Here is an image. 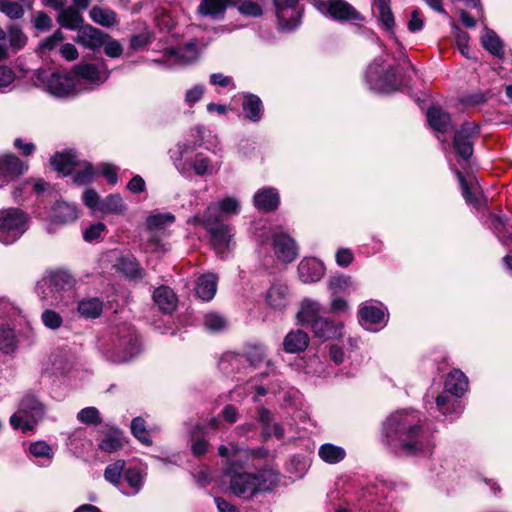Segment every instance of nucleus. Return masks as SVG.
I'll use <instances>...</instances> for the list:
<instances>
[{"mask_svg":"<svg viewBox=\"0 0 512 512\" xmlns=\"http://www.w3.org/2000/svg\"><path fill=\"white\" fill-rule=\"evenodd\" d=\"M119 345L122 351L119 355H116L112 358V361L114 362L121 363L129 361L134 358L140 351L138 338L132 331H129L126 336L120 337Z\"/></svg>","mask_w":512,"mask_h":512,"instance_id":"21","label":"nucleus"},{"mask_svg":"<svg viewBox=\"0 0 512 512\" xmlns=\"http://www.w3.org/2000/svg\"><path fill=\"white\" fill-rule=\"evenodd\" d=\"M316 9L336 21H362L363 16L347 1L344 0H316Z\"/></svg>","mask_w":512,"mask_h":512,"instance_id":"11","label":"nucleus"},{"mask_svg":"<svg viewBox=\"0 0 512 512\" xmlns=\"http://www.w3.org/2000/svg\"><path fill=\"white\" fill-rule=\"evenodd\" d=\"M29 454L38 466L48 467L54 457V450L45 441H36L29 445Z\"/></svg>","mask_w":512,"mask_h":512,"instance_id":"25","label":"nucleus"},{"mask_svg":"<svg viewBox=\"0 0 512 512\" xmlns=\"http://www.w3.org/2000/svg\"><path fill=\"white\" fill-rule=\"evenodd\" d=\"M28 170V164L14 154L0 156V189L15 181Z\"/></svg>","mask_w":512,"mask_h":512,"instance_id":"12","label":"nucleus"},{"mask_svg":"<svg viewBox=\"0 0 512 512\" xmlns=\"http://www.w3.org/2000/svg\"><path fill=\"white\" fill-rule=\"evenodd\" d=\"M436 405L444 416H457L462 412L460 402L445 394L437 396Z\"/></svg>","mask_w":512,"mask_h":512,"instance_id":"45","label":"nucleus"},{"mask_svg":"<svg viewBox=\"0 0 512 512\" xmlns=\"http://www.w3.org/2000/svg\"><path fill=\"white\" fill-rule=\"evenodd\" d=\"M322 307L321 305L314 300L304 299L301 303L300 310L297 314L298 320L302 324H308L313 326V323L318 321L322 316Z\"/></svg>","mask_w":512,"mask_h":512,"instance_id":"28","label":"nucleus"},{"mask_svg":"<svg viewBox=\"0 0 512 512\" xmlns=\"http://www.w3.org/2000/svg\"><path fill=\"white\" fill-rule=\"evenodd\" d=\"M194 145L191 142L178 143L173 149L169 151L170 158L173 161L176 169L185 173L190 169L194 157Z\"/></svg>","mask_w":512,"mask_h":512,"instance_id":"16","label":"nucleus"},{"mask_svg":"<svg viewBox=\"0 0 512 512\" xmlns=\"http://www.w3.org/2000/svg\"><path fill=\"white\" fill-rule=\"evenodd\" d=\"M241 210L240 201L228 196L218 202L210 203L202 215H195L187 220L188 224L201 225L210 236V243L215 252L222 258L232 249L233 228L225 220L238 215Z\"/></svg>","mask_w":512,"mask_h":512,"instance_id":"2","label":"nucleus"},{"mask_svg":"<svg viewBox=\"0 0 512 512\" xmlns=\"http://www.w3.org/2000/svg\"><path fill=\"white\" fill-rule=\"evenodd\" d=\"M445 389L452 395L460 397L468 389V378L461 370L454 369L447 375Z\"/></svg>","mask_w":512,"mask_h":512,"instance_id":"29","label":"nucleus"},{"mask_svg":"<svg viewBox=\"0 0 512 512\" xmlns=\"http://www.w3.org/2000/svg\"><path fill=\"white\" fill-rule=\"evenodd\" d=\"M427 120L431 128L440 133H445L452 127L450 114L439 107H431L427 111Z\"/></svg>","mask_w":512,"mask_h":512,"instance_id":"31","label":"nucleus"},{"mask_svg":"<svg viewBox=\"0 0 512 512\" xmlns=\"http://www.w3.org/2000/svg\"><path fill=\"white\" fill-rule=\"evenodd\" d=\"M265 347L262 345L250 346L246 352V360L253 366L257 367L265 359Z\"/></svg>","mask_w":512,"mask_h":512,"instance_id":"57","label":"nucleus"},{"mask_svg":"<svg viewBox=\"0 0 512 512\" xmlns=\"http://www.w3.org/2000/svg\"><path fill=\"white\" fill-rule=\"evenodd\" d=\"M173 55L181 64H190L198 59L199 50L195 42H188L173 50Z\"/></svg>","mask_w":512,"mask_h":512,"instance_id":"44","label":"nucleus"},{"mask_svg":"<svg viewBox=\"0 0 512 512\" xmlns=\"http://www.w3.org/2000/svg\"><path fill=\"white\" fill-rule=\"evenodd\" d=\"M93 178V168L90 164H85L83 170L77 171L74 175V181L79 185L88 184Z\"/></svg>","mask_w":512,"mask_h":512,"instance_id":"63","label":"nucleus"},{"mask_svg":"<svg viewBox=\"0 0 512 512\" xmlns=\"http://www.w3.org/2000/svg\"><path fill=\"white\" fill-rule=\"evenodd\" d=\"M314 335L324 340L339 338L342 336V325L321 317L311 326Z\"/></svg>","mask_w":512,"mask_h":512,"instance_id":"24","label":"nucleus"},{"mask_svg":"<svg viewBox=\"0 0 512 512\" xmlns=\"http://www.w3.org/2000/svg\"><path fill=\"white\" fill-rule=\"evenodd\" d=\"M359 319L362 326L372 330V325H385V313L382 308L373 304H362L359 309Z\"/></svg>","mask_w":512,"mask_h":512,"instance_id":"20","label":"nucleus"},{"mask_svg":"<svg viewBox=\"0 0 512 512\" xmlns=\"http://www.w3.org/2000/svg\"><path fill=\"white\" fill-rule=\"evenodd\" d=\"M102 309L103 304L99 298H85L78 303V312L85 318L98 317Z\"/></svg>","mask_w":512,"mask_h":512,"instance_id":"42","label":"nucleus"},{"mask_svg":"<svg viewBox=\"0 0 512 512\" xmlns=\"http://www.w3.org/2000/svg\"><path fill=\"white\" fill-rule=\"evenodd\" d=\"M131 431L132 434L143 444H151L148 431L145 428V422L141 417H136L132 420Z\"/></svg>","mask_w":512,"mask_h":512,"instance_id":"55","label":"nucleus"},{"mask_svg":"<svg viewBox=\"0 0 512 512\" xmlns=\"http://www.w3.org/2000/svg\"><path fill=\"white\" fill-rule=\"evenodd\" d=\"M350 286L351 278L348 276L337 275L331 277L328 281V288L333 295L348 292Z\"/></svg>","mask_w":512,"mask_h":512,"instance_id":"51","label":"nucleus"},{"mask_svg":"<svg viewBox=\"0 0 512 512\" xmlns=\"http://www.w3.org/2000/svg\"><path fill=\"white\" fill-rule=\"evenodd\" d=\"M239 0H202L198 6V13L202 16L217 18L225 12L226 8Z\"/></svg>","mask_w":512,"mask_h":512,"instance_id":"34","label":"nucleus"},{"mask_svg":"<svg viewBox=\"0 0 512 512\" xmlns=\"http://www.w3.org/2000/svg\"><path fill=\"white\" fill-rule=\"evenodd\" d=\"M383 436L396 453L404 455L426 454L434 446L423 431L420 414L416 411L392 413L383 423Z\"/></svg>","mask_w":512,"mask_h":512,"instance_id":"1","label":"nucleus"},{"mask_svg":"<svg viewBox=\"0 0 512 512\" xmlns=\"http://www.w3.org/2000/svg\"><path fill=\"white\" fill-rule=\"evenodd\" d=\"M239 11L247 16L258 17L262 15V7L255 2L245 1L239 6Z\"/></svg>","mask_w":512,"mask_h":512,"instance_id":"62","label":"nucleus"},{"mask_svg":"<svg viewBox=\"0 0 512 512\" xmlns=\"http://www.w3.org/2000/svg\"><path fill=\"white\" fill-rule=\"evenodd\" d=\"M54 169L63 175L71 174L78 165L77 156L72 151L56 153L50 159Z\"/></svg>","mask_w":512,"mask_h":512,"instance_id":"30","label":"nucleus"},{"mask_svg":"<svg viewBox=\"0 0 512 512\" xmlns=\"http://www.w3.org/2000/svg\"><path fill=\"white\" fill-rule=\"evenodd\" d=\"M103 46H104V52L108 57L118 58L123 53L122 45L117 40H113L110 37L105 40V43Z\"/></svg>","mask_w":512,"mask_h":512,"instance_id":"60","label":"nucleus"},{"mask_svg":"<svg viewBox=\"0 0 512 512\" xmlns=\"http://www.w3.org/2000/svg\"><path fill=\"white\" fill-rule=\"evenodd\" d=\"M254 205L263 211H272L279 205V194L273 188H264L254 195Z\"/></svg>","mask_w":512,"mask_h":512,"instance_id":"32","label":"nucleus"},{"mask_svg":"<svg viewBox=\"0 0 512 512\" xmlns=\"http://www.w3.org/2000/svg\"><path fill=\"white\" fill-rule=\"evenodd\" d=\"M90 17L95 23L106 27H110L117 22V15L113 10L98 6H94L90 10Z\"/></svg>","mask_w":512,"mask_h":512,"instance_id":"43","label":"nucleus"},{"mask_svg":"<svg viewBox=\"0 0 512 512\" xmlns=\"http://www.w3.org/2000/svg\"><path fill=\"white\" fill-rule=\"evenodd\" d=\"M208 449V441L203 436V429L196 427L191 434V450L195 456H201Z\"/></svg>","mask_w":512,"mask_h":512,"instance_id":"50","label":"nucleus"},{"mask_svg":"<svg viewBox=\"0 0 512 512\" xmlns=\"http://www.w3.org/2000/svg\"><path fill=\"white\" fill-rule=\"evenodd\" d=\"M318 455L324 462L328 464H336L345 458L346 452L340 446L326 443L320 446Z\"/></svg>","mask_w":512,"mask_h":512,"instance_id":"40","label":"nucleus"},{"mask_svg":"<svg viewBox=\"0 0 512 512\" xmlns=\"http://www.w3.org/2000/svg\"><path fill=\"white\" fill-rule=\"evenodd\" d=\"M78 216L79 213L75 205L59 201L52 208L51 220L53 223L69 224L74 222Z\"/></svg>","mask_w":512,"mask_h":512,"instance_id":"23","label":"nucleus"},{"mask_svg":"<svg viewBox=\"0 0 512 512\" xmlns=\"http://www.w3.org/2000/svg\"><path fill=\"white\" fill-rule=\"evenodd\" d=\"M299 0H274L280 27L292 31L300 24L301 13L297 8Z\"/></svg>","mask_w":512,"mask_h":512,"instance_id":"13","label":"nucleus"},{"mask_svg":"<svg viewBox=\"0 0 512 512\" xmlns=\"http://www.w3.org/2000/svg\"><path fill=\"white\" fill-rule=\"evenodd\" d=\"M45 414L44 405L33 395H25L18 410L10 417L11 426L23 432L31 431Z\"/></svg>","mask_w":512,"mask_h":512,"instance_id":"6","label":"nucleus"},{"mask_svg":"<svg viewBox=\"0 0 512 512\" xmlns=\"http://www.w3.org/2000/svg\"><path fill=\"white\" fill-rule=\"evenodd\" d=\"M204 93V86L203 85H195L191 89L187 90L185 93V102L192 106L196 102H198Z\"/></svg>","mask_w":512,"mask_h":512,"instance_id":"64","label":"nucleus"},{"mask_svg":"<svg viewBox=\"0 0 512 512\" xmlns=\"http://www.w3.org/2000/svg\"><path fill=\"white\" fill-rule=\"evenodd\" d=\"M272 247L276 257L282 262L290 263L297 257L296 243L287 234H273Z\"/></svg>","mask_w":512,"mask_h":512,"instance_id":"15","label":"nucleus"},{"mask_svg":"<svg viewBox=\"0 0 512 512\" xmlns=\"http://www.w3.org/2000/svg\"><path fill=\"white\" fill-rule=\"evenodd\" d=\"M225 475L229 477L231 493L244 500L273 491L280 481L279 472L273 468L248 472L237 469L232 462L228 463Z\"/></svg>","mask_w":512,"mask_h":512,"instance_id":"3","label":"nucleus"},{"mask_svg":"<svg viewBox=\"0 0 512 512\" xmlns=\"http://www.w3.org/2000/svg\"><path fill=\"white\" fill-rule=\"evenodd\" d=\"M0 11L12 19L21 18L24 14L22 5L12 0H0Z\"/></svg>","mask_w":512,"mask_h":512,"instance_id":"54","label":"nucleus"},{"mask_svg":"<svg viewBox=\"0 0 512 512\" xmlns=\"http://www.w3.org/2000/svg\"><path fill=\"white\" fill-rule=\"evenodd\" d=\"M455 174L461 185L462 195L467 204L479 208L482 201V193L478 182L475 178H465L459 170H455Z\"/></svg>","mask_w":512,"mask_h":512,"instance_id":"19","label":"nucleus"},{"mask_svg":"<svg viewBox=\"0 0 512 512\" xmlns=\"http://www.w3.org/2000/svg\"><path fill=\"white\" fill-rule=\"evenodd\" d=\"M77 419L81 423L92 425H99L102 422L99 410L92 406L80 410L77 414Z\"/></svg>","mask_w":512,"mask_h":512,"instance_id":"52","label":"nucleus"},{"mask_svg":"<svg viewBox=\"0 0 512 512\" xmlns=\"http://www.w3.org/2000/svg\"><path fill=\"white\" fill-rule=\"evenodd\" d=\"M309 344V336L300 329L290 331L283 340V349L287 353L304 351Z\"/></svg>","mask_w":512,"mask_h":512,"instance_id":"26","label":"nucleus"},{"mask_svg":"<svg viewBox=\"0 0 512 512\" xmlns=\"http://www.w3.org/2000/svg\"><path fill=\"white\" fill-rule=\"evenodd\" d=\"M226 325V319L217 313H208L205 315L204 326L210 331H221L226 327Z\"/></svg>","mask_w":512,"mask_h":512,"instance_id":"56","label":"nucleus"},{"mask_svg":"<svg viewBox=\"0 0 512 512\" xmlns=\"http://www.w3.org/2000/svg\"><path fill=\"white\" fill-rule=\"evenodd\" d=\"M16 337L12 329L7 326H0V350L6 353L14 350Z\"/></svg>","mask_w":512,"mask_h":512,"instance_id":"53","label":"nucleus"},{"mask_svg":"<svg viewBox=\"0 0 512 512\" xmlns=\"http://www.w3.org/2000/svg\"><path fill=\"white\" fill-rule=\"evenodd\" d=\"M245 117L252 122H258L262 118L263 105L261 99L254 94L244 95L242 103Z\"/></svg>","mask_w":512,"mask_h":512,"instance_id":"36","label":"nucleus"},{"mask_svg":"<svg viewBox=\"0 0 512 512\" xmlns=\"http://www.w3.org/2000/svg\"><path fill=\"white\" fill-rule=\"evenodd\" d=\"M43 281L53 292L54 300L57 305L62 304L63 306H67L74 298V288L77 281L68 270H49L45 273Z\"/></svg>","mask_w":512,"mask_h":512,"instance_id":"8","label":"nucleus"},{"mask_svg":"<svg viewBox=\"0 0 512 512\" xmlns=\"http://www.w3.org/2000/svg\"><path fill=\"white\" fill-rule=\"evenodd\" d=\"M288 288L285 284L274 283L266 294L268 305L274 309H282L288 302Z\"/></svg>","mask_w":512,"mask_h":512,"instance_id":"35","label":"nucleus"},{"mask_svg":"<svg viewBox=\"0 0 512 512\" xmlns=\"http://www.w3.org/2000/svg\"><path fill=\"white\" fill-rule=\"evenodd\" d=\"M78 84V91L93 89L103 84L110 75L107 66L104 63L97 64H78L71 70Z\"/></svg>","mask_w":512,"mask_h":512,"instance_id":"10","label":"nucleus"},{"mask_svg":"<svg viewBox=\"0 0 512 512\" xmlns=\"http://www.w3.org/2000/svg\"><path fill=\"white\" fill-rule=\"evenodd\" d=\"M124 478L132 489L131 492H127L128 495L137 494L141 490L144 481V474L141 469L136 467L127 469L124 473Z\"/></svg>","mask_w":512,"mask_h":512,"instance_id":"46","label":"nucleus"},{"mask_svg":"<svg viewBox=\"0 0 512 512\" xmlns=\"http://www.w3.org/2000/svg\"><path fill=\"white\" fill-rule=\"evenodd\" d=\"M118 269L129 278H142L144 275L143 269L133 256L121 257L118 261Z\"/></svg>","mask_w":512,"mask_h":512,"instance_id":"41","label":"nucleus"},{"mask_svg":"<svg viewBox=\"0 0 512 512\" xmlns=\"http://www.w3.org/2000/svg\"><path fill=\"white\" fill-rule=\"evenodd\" d=\"M483 47L496 57H503V43L499 36L491 29L485 27L481 35Z\"/></svg>","mask_w":512,"mask_h":512,"instance_id":"39","label":"nucleus"},{"mask_svg":"<svg viewBox=\"0 0 512 512\" xmlns=\"http://www.w3.org/2000/svg\"><path fill=\"white\" fill-rule=\"evenodd\" d=\"M175 217L171 213L150 215L146 220L147 236L145 249L153 253L166 252L169 247L164 241L165 226L174 222Z\"/></svg>","mask_w":512,"mask_h":512,"instance_id":"9","label":"nucleus"},{"mask_svg":"<svg viewBox=\"0 0 512 512\" xmlns=\"http://www.w3.org/2000/svg\"><path fill=\"white\" fill-rule=\"evenodd\" d=\"M58 23L67 29L76 30L82 27L83 18L80 13L73 7L65 8L58 11Z\"/></svg>","mask_w":512,"mask_h":512,"instance_id":"37","label":"nucleus"},{"mask_svg":"<svg viewBox=\"0 0 512 512\" xmlns=\"http://www.w3.org/2000/svg\"><path fill=\"white\" fill-rule=\"evenodd\" d=\"M42 322L49 329H58L62 323L63 319L57 312L47 309L42 313Z\"/></svg>","mask_w":512,"mask_h":512,"instance_id":"59","label":"nucleus"},{"mask_svg":"<svg viewBox=\"0 0 512 512\" xmlns=\"http://www.w3.org/2000/svg\"><path fill=\"white\" fill-rule=\"evenodd\" d=\"M374 8L377 11L378 19L382 26L388 32L392 33L395 26V20L390 7V0H374Z\"/></svg>","mask_w":512,"mask_h":512,"instance_id":"38","label":"nucleus"},{"mask_svg":"<svg viewBox=\"0 0 512 512\" xmlns=\"http://www.w3.org/2000/svg\"><path fill=\"white\" fill-rule=\"evenodd\" d=\"M125 464L124 460H117L109 464L104 471L105 480L118 487L120 485V479L125 468Z\"/></svg>","mask_w":512,"mask_h":512,"instance_id":"48","label":"nucleus"},{"mask_svg":"<svg viewBox=\"0 0 512 512\" xmlns=\"http://www.w3.org/2000/svg\"><path fill=\"white\" fill-rule=\"evenodd\" d=\"M190 168H192L198 176H203L205 174H213L214 171L219 169V166L211 165L207 157L202 154H197L192 163H190Z\"/></svg>","mask_w":512,"mask_h":512,"instance_id":"49","label":"nucleus"},{"mask_svg":"<svg viewBox=\"0 0 512 512\" xmlns=\"http://www.w3.org/2000/svg\"><path fill=\"white\" fill-rule=\"evenodd\" d=\"M28 229V215L18 208L0 211V242L9 245L16 242Z\"/></svg>","mask_w":512,"mask_h":512,"instance_id":"7","label":"nucleus"},{"mask_svg":"<svg viewBox=\"0 0 512 512\" xmlns=\"http://www.w3.org/2000/svg\"><path fill=\"white\" fill-rule=\"evenodd\" d=\"M478 134V126L473 122H467L456 131L454 135V149L464 160L470 158L473 152L472 140Z\"/></svg>","mask_w":512,"mask_h":512,"instance_id":"14","label":"nucleus"},{"mask_svg":"<svg viewBox=\"0 0 512 512\" xmlns=\"http://www.w3.org/2000/svg\"><path fill=\"white\" fill-rule=\"evenodd\" d=\"M125 210L122 198L118 194H111L101 201L98 211L103 213L120 214Z\"/></svg>","mask_w":512,"mask_h":512,"instance_id":"47","label":"nucleus"},{"mask_svg":"<svg viewBox=\"0 0 512 512\" xmlns=\"http://www.w3.org/2000/svg\"><path fill=\"white\" fill-rule=\"evenodd\" d=\"M125 445V437L122 431L117 428H110L106 432H102V438L98 447L105 453H113L122 449Z\"/></svg>","mask_w":512,"mask_h":512,"instance_id":"22","label":"nucleus"},{"mask_svg":"<svg viewBox=\"0 0 512 512\" xmlns=\"http://www.w3.org/2000/svg\"><path fill=\"white\" fill-rule=\"evenodd\" d=\"M34 83L57 98H66L79 93L78 84L72 71L39 70L35 73Z\"/></svg>","mask_w":512,"mask_h":512,"instance_id":"4","label":"nucleus"},{"mask_svg":"<svg viewBox=\"0 0 512 512\" xmlns=\"http://www.w3.org/2000/svg\"><path fill=\"white\" fill-rule=\"evenodd\" d=\"M105 230V225L103 223H96L88 227L84 233L83 237L86 241L92 242L101 237L102 233Z\"/></svg>","mask_w":512,"mask_h":512,"instance_id":"61","label":"nucleus"},{"mask_svg":"<svg viewBox=\"0 0 512 512\" xmlns=\"http://www.w3.org/2000/svg\"><path fill=\"white\" fill-rule=\"evenodd\" d=\"M455 29V41L461 54L465 57H469V35L467 32L461 30L458 26L453 25Z\"/></svg>","mask_w":512,"mask_h":512,"instance_id":"58","label":"nucleus"},{"mask_svg":"<svg viewBox=\"0 0 512 512\" xmlns=\"http://www.w3.org/2000/svg\"><path fill=\"white\" fill-rule=\"evenodd\" d=\"M365 77L370 88L381 93L395 91L400 85L394 67L382 58L375 59L369 65Z\"/></svg>","mask_w":512,"mask_h":512,"instance_id":"5","label":"nucleus"},{"mask_svg":"<svg viewBox=\"0 0 512 512\" xmlns=\"http://www.w3.org/2000/svg\"><path fill=\"white\" fill-rule=\"evenodd\" d=\"M324 272L323 263L316 258H304L298 265V275L303 283L318 282Z\"/></svg>","mask_w":512,"mask_h":512,"instance_id":"17","label":"nucleus"},{"mask_svg":"<svg viewBox=\"0 0 512 512\" xmlns=\"http://www.w3.org/2000/svg\"><path fill=\"white\" fill-rule=\"evenodd\" d=\"M157 306L165 313H171L177 306V297L175 293L167 286L158 287L153 294Z\"/></svg>","mask_w":512,"mask_h":512,"instance_id":"33","label":"nucleus"},{"mask_svg":"<svg viewBox=\"0 0 512 512\" xmlns=\"http://www.w3.org/2000/svg\"><path fill=\"white\" fill-rule=\"evenodd\" d=\"M217 282L218 278L213 273L201 275L196 282L197 296L204 301L213 299L217 291Z\"/></svg>","mask_w":512,"mask_h":512,"instance_id":"27","label":"nucleus"},{"mask_svg":"<svg viewBox=\"0 0 512 512\" xmlns=\"http://www.w3.org/2000/svg\"><path fill=\"white\" fill-rule=\"evenodd\" d=\"M109 35L91 26L85 25L78 30L77 43L92 50L101 48Z\"/></svg>","mask_w":512,"mask_h":512,"instance_id":"18","label":"nucleus"}]
</instances>
